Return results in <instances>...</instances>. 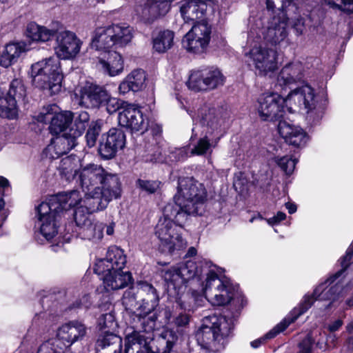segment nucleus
I'll use <instances>...</instances> for the list:
<instances>
[{"label": "nucleus", "instance_id": "f257e3e1", "mask_svg": "<svg viewBox=\"0 0 353 353\" xmlns=\"http://www.w3.org/2000/svg\"><path fill=\"white\" fill-rule=\"evenodd\" d=\"M293 105L307 114L321 112L314 90L308 85L291 91L285 99L275 92L263 94L257 100L256 110L262 120L274 121L283 117L286 112H295Z\"/></svg>", "mask_w": 353, "mask_h": 353}, {"label": "nucleus", "instance_id": "f03ea898", "mask_svg": "<svg viewBox=\"0 0 353 353\" xmlns=\"http://www.w3.org/2000/svg\"><path fill=\"white\" fill-rule=\"evenodd\" d=\"M175 205L166 204L155 228V235L159 240V249L162 253L172 254L184 249L187 242L183 239L181 231L186 221L185 213L176 211Z\"/></svg>", "mask_w": 353, "mask_h": 353}, {"label": "nucleus", "instance_id": "7ed1b4c3", "mask_svg": "<svg viewBox=\"0 0 353 353\" xmlns=\"http://www.w3.org/2000/svg\"><path fill=\"white\" fill-rule=\"evenodd\" d=\"M177 341V334L168 327H164L156 339L153 332L146 333L141 327L126 335L125 353H168Z\"/></svg>", "mask_w": 353, "mask_h": 353}, {"label": "nucleus", "instance_id": "20e7f679", "mask_svg": "<svg viewBox=\"0 0 353 353\" xmlns=\"http://www.w3.org/2000/svg\"><path fill=\"white\" fill-rule=\"evenodd\" d=\"M207 192L204 185L192 177L179 179L177 192L174 196V203L176 211L188 215H201L206 200Z\"/></svg>", "mask_w": 353, "mask_h": 353}, {"label": "nucleus", "instance_id": "39448f33", "mask_svg": "<svg viewBox=\"0 0 353 353\" xmlns=\"http://www.w3.org/2000/svg\"><path fill=\"white\" fill-rule=\"evenodd\" d=\"M206 276L203 293L206 299L213 305H225L232 300L243 302V298L234 286L220 279L221 269L211 263H206L203 268Z\"/></svg>", "mask_w": 353, "mask_h": 353}, {"label": "nucleus", "instance_id": "423d86ee", "mask_svg": "<svg viewBox=\"0 0 353 353\" xmlns=\"http://www.w3.org/2000/svg\"><path fill=\"white\" fill-rule=\"evenodd\" d=\"M244 54L251 61L255 69L262 75L274 72L278 68V53L276 50L268 48L263 43L257 28H250L248 32Z\"/></svg>", "mask_w": 353, "mask_h": 353}, {"label": "nucleus", "instance_id": "0eeeda50", "mask_svg": "<svg viewBox=\"0 0 353 353\" xmlns=\"http://www.w3.org/2000/svg\"><path fill=\"white\" fill-rule=\"evenodd\" d=\"M233 321L224 316L205 317L201 328L196 333V340L201 347L211 352L223 347L224 339L230 335Z\"/></svg>", "mask_w": 353, "mask_h": 353}, {"label": "nucleus", "instance_id": "6e6552de", "mask_svg": "<svg viewBox=\"0 0 353 353\" xmlns=\"http://www.w3.org/2000/svg\"><path fill=\"white\" fill-rule=\"evenodd\" d=\"M206 263L208 262L205 261L199 270L196 262L188 260L172 266L164 272L163 278L168 283L169 290H174L176 294L179 296L176 298V303L181 309L191 310V306L185 301L187 296L183 295L186 288L185 283L195 276L200 277L202 274H205V272L203 268L205 267Z\"/></svg>", "mask_w": 353, "mask_h": 353}, {"label": "nucleus", "instance_id": "1a4fd4ad", "mask_svg": "<svg viewBox=\"0 0 353 353\" xmlns=\"http://www.w3.org/2000/svg\"><path fill=\"white\" fill-rule=\"evenodd\" d=\"M31 77L36 87L48 90L51 94L59 92L63 77L59 58L50 57L32 64Z\"/></svg>", "mask_w": 353, "mask_h": 353}, {"label": "nucleus", "instance_id": "9d476101", "mask_svg": "<svg viewBox=\"0 0 353 353\" xmlns=\"http://www.w3.org/2000/svg\"><path fill=\"white\" fill-rule=\"evenodd\" d=\"M133 37L132 27L125 23H115L96 29L91 46L96 50H117L129 44Z\"/></svg>", "mask_w": 353, "mask_h": 353}, {"label": "nucleus", "instance_id": "9b49d317", "mask_svg": "<svg viewBox=\"0 0 353 353\" xmlns=\"http://www.w3.org/2000/svg\"><path fill=\"white\" fill-rule=\"evenodd\" d=\"M78 181L83 192L121 188L119 177L108 172L101 165L90 163L79 170Z\"/></svg>", "mask_w": 353, "mask_h": 353}, {"label": "nucleus", "instance_id": "f8f14e48", "mask_svg": "<svg viewBox=\"0 0 353 353\" xmlns=\"http://www.w3.org/2000/svg\"><path fill=\"white\" fill-rule=\"evenodd\" d=\"M288 17L285 14L281 16H270L257 19L250 28H257L264 43L273 46L287 43Z\"/></svg>", "mask_w": 353, "mask_h": 353}, {"label": "nucleus", "instance_id": "ddd939ff", "mask_svg": "<svg viewBox=\"0 0 353 353\" xmlns=\"http://www.w3.org/2000/svg\"><path fill=\"white\" fill-rule=\"evenodd\" d=\"M332 283L327 282L319 285L314 291L312 295H305L303 301L300 303L298 307H294L290 312V320L287 321L290 324L294 322L299 316L304 314L308 310L309 308L313 305L315 301H320L329 300V303L320 305L323 306L324 310L330 308L332 303L337 299L339 296L342 293V288L340 281L336 282L334 285L328 288Z\"/></svg>", "mask_w": 353, "mask_h": 353}, {"label": "nucleus", "instance_id": "4468645a", "mask_svg": "<svg viewBox=\"0 0 353 353\" xmlns=\"http://www.w3.org/2000/svg\"><path fill=\"white\" fill-rule=\"evenodd\" d=\"M225 77L221 71L214 67L193 70L186 84L194 92L210 91L223 85Z\"/></svg>", "mask_w": 353, "mask_h": 353}, {"label": "nucleus", "instance_id": "2eb2a0df", "mask_svg": "<svg viewBox=\"0 0 353 353\" xmlns=\"http://www.w3.org/2000/svg\"><path fill=\"white\" fill-rule=\"evenodd\" d=\"M59 207V204L55 199L42 202L37 207L40 233L47 241L51 240L57 234V221L60 213L58 211Z\"/></svg>", "mask_w": 353, "mask_h": 353}, {"label": "nucleus", "instance_id": "dca6fc26", "mask_svg": "<svg viewBox=\"0 0 353 353\" xmlns=\"http://www.w3.org/2000/svg\"><path fill=\"white\" fill-rule=\"evenodd\" d=\"M212 28L206 21L195 23L185 34L182 41L184 48L194 54H202L206 51L211 39Z\"/></svg>", "mask_w": 353, "mask_h": 353}, {"label": "nucleus", "instance_id": "f3484780", "mask_svg": "<svg viewBox=\"0 0 353 353\" xmlns=\"http://www.w3.org/2000/svg\"><path fill=\"white\" fill-rule=\"evenodd\" d=\"M82 207L85 208L88 213H94L105 209L112 199H119L121 196V188L115 189L96 190L94 191L83 192Z\"/></svg>", "mask_w": 353, "mask_h": 353}, {"label": "nucleus", "instance_id": "a211bd4d", "mask_svg": "<svg viewBox=\"0 0 353 353\" xmlns=\"http://www.w3.org/2000/svg\"><path fill=\"white\" fill-rule=\"evenodd\" d=\"M54 51L57 57L72 59L79 53L82 41L75 33L70 30L56 32Z\"/></svg>", "mask_w": 353, "mask_h": 353}, {"label": "nucleus", "instance_id": "6ab92c4d", "mask_svg": "<svg viewBox=\"0 0 353 353\" xmlns=\"http://www.w3.org/2000/svg\"><path fill=\"white\" fill-rule=\"evenodd\" d=\"M118 121L121 126L132 132L143 134L148 130V119L144 118L141 110L133 105H128L119 113Z\"/></svg>", "mask_w": 353, "mask_h": 353}, {"label": "nucleus", "instance_id": "aec40b11", "mask_svg": "<svg viewBox=\"0 0 353 353\" xmlns=\"http://www.w3.org/2000/svg\"><path fill=\"white\" fill-rule=\"evenodd\" d=\"M54 106H50V108L43 110L37 116V121L41 123H48L50 121L49 126L52 134H59L61 133L69 132L68 127L71 124L73 114L70 111L61 112L53 114L50 111Z\"/></svg>", "mask_w": 353, "mask_h": 353}, {"label": "nucleus", "instance_id": "412c9836", "mask_svg": "<svg viewBox=\"0 0 353 353\" xmlns=\"http://www.w3.org/2000/svg\"><path fill=\"white\" fill-rule=\"evenodd\" d=\"M125 145V135L122 130L111 128L106 134L102 137L100 142L99 152L105 159L114 157L119 150Z\"/></svg>", "mask_w": 353, "mask_h": 353}, {"label": "nucleus", "instance_id": "4be33fe9", "mask_svg": "<svg viewBox=\"0 0 353 353\" xmlns=\"http://www.w3.org/2000/svg\"><path fill=\"white\" fill-rule=\"evenodd\" d=\"M108 93L103 86L87 82L79 90V104L87 108L103 106Z\"/></svg>", "mask_w": 353, "mask_h": 353}, {"label": "nucleus", "instance_id": "5701e85b", "mask_svg": "<svg viewBox=\"0 0 353 353\" xmlns=\"http://www.w3.org/2000/svg\"><path fill=\"white\" fill-rule=\"evenodd\" d=\"M87 334V327L81 322L73 321L62 325L57 332L56 340L67 349L75 342L81 341Z\"/></svg>", "mask_w": 353, "mask_h": 353}, {"label": "nucleus", "instance_id": "b1692460", "mask_svg": "<svg viewBox=\"0 0 353 353\" xmlns=\"http://www.w3.org/2000/svg\"><path fill=\"white\" fill-rule=\"evenodd\" d=\"M125 263L126 256L123 251L118 247L113 246L108 249L105 259L97 260L94 272L100 275L112 270H121L125 267Z\"/></svg>", "mask_w": 353, "mask_h": 353}, {"label": "nucleus", "instance_id": "393cba45", "mask_svg": "<svg viewBox=\"0 0 353 353\" xmlns=\"http://www.w3.org/2000/svg\"><path fill=\"white\" fill-rule=\"evenodd\" d=\"M159 303L153 305V301L142 299L138 303L139 306L134 311V314L141 324V327L146 333L154 332L157 328V315L152 312L158 305Z\"/></svg>", "mask_w": 353, "mask_h": 353}, {"label": "nucleus", "instance_id": "a878e982", "mask_svg": "<svg viewBox=\"0 0 353 353\" xmlns=\"http://www.w3.org/2000/svg\"><path fill=\"white\" fill-rule=\"evenodd\" d=\"M99 63L103 72L110 77H114L123 70V60L116 49L99 50Z\"/></svg>", "mask_w": 353, "mask_h": 353}, {"label": "nucleus", "instance_id": "bb28decb", "mask_svg": "<svg viewBox=\"0 0 353 353\" xmlns=\"http://www.w3.org/2000/svg\"><path fill=\"white\" fill-rule=\"evenodd\" d=\"M278 132L286 143L296 148L304 147L309 139L307 133L302 128L285 121H279Z\"/></svg>", "mask_w": 353, "mask_h": 353}, {"label": "nucleus", "instance_id": "cd10ccee", "mask_svg": "<svg viewBox=\"0 0 353 353\" xmlns=\"http://www.w3.org/2000/svg\"><path fill=\"white\" fill-rule=\"evenodd\" d=\"M174 0H145L143 6L137 8V12L143 19L150 21L160 16L166 14L170 4Z\"/></svg>", "mask_w": 353, "mask_h": 353}, {"label": "nucleus", "instance_id": "c85d7f7f", "mask_svg": "<svg viewBox=\"0 0 353 353\" xmlns=\"http://www.w3.org/2000/svg\"><path fill=\"white\" fill-rule=\"evenodd\" d=\"M77 145V139L69 132L57 134L47 146L46 152L51 159L66 154Z\"/></svg>", "mask_w": 353, "mask_h": 353}, {"label": "nucleus", "instance_id": "c756f323", "mask_svg": "<svg viewBox=\"0 0 353 353\" xmlns=\"http://www.w3.org/2000/svg\"><path fill=\"white\" fill-rule=\"evenodd\" d=\"M194 123H199L203 125L212 129V131L217 130L220 127L219 118L214 108H210L206 105L197 109L196 112L192 110H188Z\"/></svg>", "mask_w": 353, "mask_h": 353}, {"label": "nucleus", "instance_id": "7c9ffc66", "mask_svg": "<svg viewBox=\"0 0 353 353\" xmlns=\"http://www.w3.org/2000/svg\"><path fill=\"white\" fill-rule=\"evenodd\" d=\"M103 281L107 290H116L126 287L132 282V275L129 272L112 270L103 274Z\"/></svg>", "mask_w": 353, "mask_h": 353}, {"label": "nucleus", "instance_id": "2f4dec72", "mask_svg": "<svg viewBox=\"0 0 353 353\" xmlns=\"http://www.w3.org/2000/svg\"><path fill=\"white\" fill-rule=\"evenodd\" d=\"M303 78V66L300 62H292L285 65L279 72L276 85L282 89L300 81Z\"/></svg>", "mask_w": 353, "mask_h": 353}, {"label": "nucleus", "instance_id": "473e14b6", "mask_svg": "<svg viewBox=\"0 0 353 353\" xmlns=\"http://www.w3.org/2000/svg\"><path fill=\"white\" fill-rule=\"evenodd\" d=\"M146 74L144 70L137 69L132 71L120 83L119 92L125 94L129 91L139 92L145 88Z\"/></svg>", "mask_w": 353, "mask_h": 353}, {"label": "nucleus", "instance_id": "72a5a7b5", "mask_svg": "<svg viewBox=\"0 0 353 353\" xmlns=\"http://www.w3.org/2000/svg\"><path fill=\"white\" fill-rule=\"evenodd\" d=\"M26 50L24 43L12 42L4 47L0 55V65L8 68L16 63L21 54Z\"/></svg>", "mask_w": 353, "mask_h": 353}, {"label": "nucleus", "instance_id": "f704fd0d", "mask_svg": "<svg viewBox=\"0 0 353 353\" xmlns=\"http://www.w3.org/2000/svg\"><path fill=\"white\" fill-rule=\"evenodd\" d=\"M112 331H104L103 334L99 337L96 343V348L98 351L100 350H108L110 353L121 352L122 340L119 336L113 334Z\"/></svg>", "mask_w": 353, "mask_h": 353}, {"label": "nucleus", "instance_id": "c9c22d12", "mask_svg": "<svg viewBox=\"0 0 353 353\" xmlns=\"http://www.w3.org/2000/svg\"><path fill=\"white\" fill-rule=\"evenodd\" d=\"M207 4L197 3L196 1L187 0L180 8L182 17L186 23L194 21L203 17L206 11Z\"/></svg>", "mask_w": 353, "mask_h": 353}, {"label": "nucleus", "instance_id": "e433bc0d", "mask_svg": "<svg viewBox=\"0 0 353 353\" xmlns=\"http://www.w3.org/2000/svg\"><path fill=\"white\" fill-rule=\"evenodd\" d=\"M55 34V30L48 29L34 22L30 23L26 28L27 37L32 41L37 42H46L50 40Z\"/></svg>", "mask_w": 353, "mask_h": 353}, {"label": "nucleus", "instance_id": "4c0bfd02", "mask_svg": "<svg viewBox=\"0 0 353 353\" xmlns=\"http://www.w3.org/2000/svg\"><path fill=\"white\" fill-rule=\"evenodd\" d=\"M16 99L0 88V117L15 119L18 114Z\"/></svg>", "mask_w": 353, "mask_h": 353}, {"label": "nucleus", "instance_id": "58836bf2", "mask_svg": "<svg viewBox=\"0 0 353 353\" xmlns=\"http://www.w3.org/2000/svg\"><path fill=\"white\" fill-rule=\"evenodd\" d=\"M192 148L190 154L192 155L202 156L207 153H211L212 149L214 148L219 140V138L210 139L206 134L203 137L199 138L196 141H194L192 137Z\"/></svg>", "mask_w": 353, "mask_h": 353}, {"label": "nucleus", "instance_id": "ea45409f", "mask_svg": "<svg viewBox=\"0 0 353 353\" xmlns=\"http://www.w3.org/2000/svg\"><path fill=\"white\" fill-rule=\"evenodd\" d=\"M79 160L72 156H68L61 159L58 167L60 174L70 181L75 177H79V170L77 169Z\"/></svg>", "mask_w": 353, "mask_h": 353}, {"label": "nucleus", "instance_id": "a19ab883", "mask_svg": "<svg viewBox=\"0 0 353 353\" xmlns=\"http://www.w3.org/2000/svg\"><path fill=\"white\" fill-rule=\"evenodd\" d=\"M174 32L170 30L159 32L153 38V48L158 52H165L173 46Z\"/></svg>", "mask_w": 353, "mask_h": 353}, {"label": "nucleus", "instance_id": "79ce46f5", "mask_svg": "<svg viewBox=\"0 0 353 353\" xmlns=\"http://www.w3.org/2000/svg\"><path fill=\"white\" fill-rule=\"evenodd\" d=\"M103 225L97 221H92L79 230V234L84 239L99 241L103 238Z\"/></svg>", "mask_w": 353, "mask_h": 353}, {"label": "nucleus", "instance_id": "37998d69", "mask_svg": "<svg viewBox=\"0 0 353 353\" xmlns=\"http://www.w3.org/2000/svg\"><path fill=\"white\" fill-rule=\"evenodd\" d=\"M51 199H55L56 201L59 204L58 211L62 212V210L66 209L68 207H75L78 205L81 206L83 205V198L78 190H72L68 192H65L61 196L58 201L56 197H52Z\"/></svg>", "mask_w": 353, "mask_h": 353}, {"label": "nucleus", "instance_id": "c03bdc74", "mask_svg": "<svg viewBox=\"0 0 353 353\" xmlns=\"http://www.w3.org/2000/svg\"><path fill=\"white\" fill-rule=\"evenodd\" d=\"M267 9L269 16H281L285 14L288 17V10L293 7V0H267Z\"/></svg>", "mask_w": 353, "mask_h": 353}, {"label": "nucleus", "instance_id": "a18cd8bd", "mask_svg": "<svg viewBox=\"0 0 353 353\" xmlns=\"http://www.w3.org/2000/svg\"><path fill=\"white\" fill-rule=\"evenodd\" d=\"M90 117L87 112L81 111L75 118L74 125L69 128V133L77 139L85 131L89 122Z\"/></svg>", "mask_w": 353, "mask_h": 353}, {"label": "nucleus", "instance_id": "49530a36", "mask_svg": "<svg viewBox=\"0 0 353 353\" xmlns=\"http://www.w3.org/2000/svg\"><path fill=\"white\" fill-rule=\"evenodd\" d=\"M289 325L290 323H288L287 319H285L283 322H281L269 332H268L263 337L252 341L250 343L251 346L254 348L259 347L262 343L265 342L266 339H270L275 337L278 334L285 330Z\"/></svg>", "mask_w": 353, "mask_h": 353}, {"label": "nucleus", "instance_id": "de8ad7c7", "mask_svg": "<svg viewBox=\"0 0 353 353\" xmlns=\"http://www.w3.org/2000/svg\"><path fill=\"white\" fill-rule=\"evenodd\" d=\"M8 94L16 99V101L23 100L26 94V90L21 79H13L7 92Z\"/></svg>", "mask_w": 353, "mask_h": 353}, {"label": "nucleus", "instance_id": "09e8293b", "mask_svg": "<svg viewBox=\"0 0 353 353\" xmlns=\"http://www.w3.org/2000/svg\"><path fill=\"white\" fill-rule=\"evenodd\" d=\"M37 353H65V349L60 345L59 340L54 339L42 343L39 347Z\"/></svg>", "mask_w": 353, "mask_h": 353}, {"label": "nucleus", "instance_id": "8fccbe9b", "mask_svg": "<svg viewBox=\"0 0 353 353\" xmlns=\"http://www.w3.org/2000/svg\"><path fill=\"white\" fill-rule=\"evenodd\" d=\"M139 293L146 294V296L143 299L146 301H153V305L159 303V296L157 293L156 289L150 283L147 282H141L138 285Z\"/></svg>", "mask_w": 353, "mask_h": 353}, {"label": "nucleus", "instance_id": "3c124183", "mask_svg": "<svg viewBox=\"0 0 353 353\" xmlns=\"http://www.w3.org/2000/svg\"><path fill=\"white\" fill-rule=\"evenodd\" d=\"M90 214L81 205L75 210L74 219L79 230L94 220L90 219Z\"/></svg>", "mask_w": 353, "mask_h": 353}, {"label": "nucleus", "instance_id": "603ef678", "mask_svg": "<svg viewBox=\"0 0 353 353\" xmlns=\"http://www.w3.org/2000/svg\"><path fill=\"white\" fill-rule=\"evenodd\" d=\"M275 162L287 174H290L295 168L297 159L296 158L285 156L282 157H276Z\"/></svg>", "mask_w": 353, "mask_h": 353}, {"label": "nucleus", "instance_id": "864d4df0", "mask_svg": "<svg viewBox=\"0 0 353 353\" xmlns=\"http://www.w3.org/2000/svg\"><path fill=\"white\" fill-rule=\"evenodd\" d=\"M98 326L103 332L107 330H114L117 326L114 316L111 313L101 315L98 319Z\"/></svg>", "mask_w": 353, "mask_h": 353}, {"label": "nucleus", "instance_id": "5fc2aeb1", "mask_svg": "<svg viewBox=\"0 0 353 353\" xmlns=\"http://www.w3.org/2000/svg\"><path fill=\"white\" fill-rule=\"evenodd\" d=\"M122 303L126 310L134 313L138 303L136 301L135 294L132 290L125 291L122 298Z\"/></svg>", "mask_w": 353, "mask_h": 353}, {"label": "nucleus", "instance_id": "6e6d98bb", "mask_svg": "<svg viewBox=\"0 0 353 353\" xmlns=\"http://www.w3.org/2000/svg\"><path fill=\"white\" fill-rule=\"evenodd\" d=\"M161 152L157 145L154 143L145 145V154L143 155L145 161L157 162L159 161Z\"/></svg>", "mask_w": 353, "mask_h": 353}, {"label": "nucleus", "instance_id": "4d7b16f0", "mask_svg": "<svg viewBox=\"0 0 353 353\" xmlns=\"http://www.w3.org/2000/svg\"><path fill=\"white\" fill-rule=\"evenodd\" d=\"M101 132V126L99 123L92 124L88 129L85 139L88 145L91 148L94 146Z\"/></svg>", "mask_w": 353, "mask_h": 353}, {"label": "nucleus", "instance_id": "13d9d810", "mask_svg": "<svg viewBox=\"0 0 353 353\" xmlns=\"http://www.w3.org/2000/svg\"><path fill=\"white\" fill-rule=\"evenodd\" d=\"M314 340L311 334L307 336L299 344V351L297 353H314Z\"/></svg>", "mask_w": 353, "mask_h": 353}, {"label": "nucleus", "instance_id": "bf43d9fd", "mask_svg": "<svg viewBox=\"0 0 353 353\" xmlns=\"http://www.w3.org/2000/svg\"><path fill=\"white\" fill-rule=\"evenodd\" d=\"M137 183L141 189L150 194L154 193L157 190L160 188L161 185V182L158 181H147L139 179L137 181Z\"/></svg>", "mask_w": 353, "mask_h": 353}, {"label": "nucleus", "instance_id": "052dcab7", "mask_svg": "<svg viewBox=\"0 0 353 353\" xmlns=\"http://www.w3.org/2000/svg\"><path fill=\"white\" fill-rule=\"evenodd\" d=\"M189 322L190 316L186 314L181 313L176 316L173 321L174 325L177 328V332L174 331L173 329L171 330H173L179 336L180 329L185 328L189 325Z\"/></svg>", "mask_w": 353, "mask_h": 353}, {"label": "nucleus", "instance_id": "680f3d73", "mask_svg": "<svg viewBox=\"0 0 353 353\" xmlns=\"http://www.w3.org/2000/svg\"><path fill=\"white\" fill-rule=\"evenodd\" d=\"M107 98L103 103V105L106 107L107 112L109 114L117 112L121 105L119 101L117 98L112 97L109 93H108Z\"/></svg>", "mask_w": 353, "mask_h": 353}, {"label": "nucleus", "instance_id": "e2e57ef3", "mask_svg": "<svg viewBox=\"0 0 353 353\" xmlns=\"http://www.w3.org/2000/svg\"><path fill=\"white\" fill-rule=\"evenodd\" d=\"M292 27L296 32L297 35H301L304 32L305 30V20L303 17L296 18L294 22Z\"/></svg>", "mask_w": 353, "mask_h": 353}, {"label": "nucleus", "instance_id": "0e129e2a", "mask_svg": "<svg viewBox=\"0 0 353 353\" xmlns=\"http://www.w3.org/2000/svg\"><path fill=\"white\" fill-rule=\"evenodd\" d=\"M286 217V215L284 212H278L277 214L268 219H267V222L270 225H273L279 223L280 221L284 220Z\"/></svg>", "mask_w": 353, "mask_h": 353}, {"label": "nucleus", "instance_id": "69168bd1", "mask_svg": "<svg viewBox=\"0 0 353 353\" xmlns=\"http://www.w3.org/2000/svg\"><path fill=\"white\" fill-rule=\"evenodd\" d=\"M339 8L347 12H353V0H343Z\"/></svg>", "mask_w": 353, "mask_h": 353}, {"label": "nucleus", "instance_id": "338daca9", "mask_svg": "<svg viewBox=\"0 0 353 353\" xmlns=\"http://www.w3.org/2000/svg\"><path fill=\"white\" fill-rule=\"evenodd\" d=\"M343 324V322L341 319H337L330 323L327 326V329L330 332H334L339 330Z\"/></svg>", "mask_w": 353, "mask_h": 353}, {"label": "nucleus", "instance_id": "774afa93", "mask_svg": "<svg viewBox=\"0 0 353 353\" xmlns=\"http://www.w3.org/2000/svg\"><path fill=\"white\" fill-rule=\"evenodd\" d=\"M338 338L335 334H330L327 338V348H333L336 346Z\"/></svg>", "mask_w": 353, "mask_h": 353}]
</instances>
